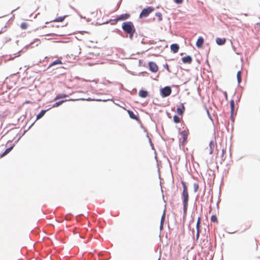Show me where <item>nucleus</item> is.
<instances>
[{
	"mask_svg": "<svg viewBox=\"0 0 260 260\" xmlns=\"http://www.w3.org/2000/svg\"><path fill=\"white\" fill-rule=\"evenodd\" d=\"M123 30L129 35L131 39H132L134 34L136 31V29L133 23L131 21L123 22L122 25Z\"/></svg>",
	"mask_w": 260,
	"mask_h": 260,
	"instance_id": "obj_1",
	"label": "nucleus"
},
{
	"mask_svg": "<svg viewBox=\"0 0 260 260\" xmlns=\"http://www.w3.org/2000/svg\"><path fill=\"white\" fill-rule=\"evenodd\" d=\"M181 184L183 186V192H182V197H183V210L185 212L187 209L188 205V193L187 187L186 185V184L184 182L181 181Z\"/></svg>",
	"mask_w": 260,
	"mask_h": 260,
	"instance_id": "obj_2",
	"label": "nucleus"
},
{
	"mask_svg": "<svg viewBox=\"0 0 260 260\" xmlns=\"http://www.w3.org/2000/svg\"><path fill=\"white\" fill-rule=\"evenodd\" d=\"M154 10V8L152 7H148L142 10L140 14L139 17L143 18L147 17Z\"/></svg>",
	"mask_w": 260,
	"mask_h": 260,
	"instance_id": "obj_3",
	"label": "nucleus"
},
{
	"mask_svg": "<svg viewBox=\"0 0 260 260\" xmlns=\"http://www.w3.org/2000/svg\"><path fill=\"white\" fill-rule=\"evenodd\" d=\"M172 90L170 87L166 86L160 90L161 95L162 97H167L171 94Z\"/></svg>",
	"mask_w": 260,
	"mask_h": 260,
	"instance_id": "obj_4",
	"label": "nucleus"
},
{
	"mask_svg": "<svg viewBox=\"0 0 260 260\" xmlns=\"http://www.w3.org/2000/svg\"><path fill=\"white\" fill-rule=\"evenodd\" d=\"M188 133H189L188 130L183 131L180 133V135L181 136V137L183 139V141L182 142V145H185L186 141H187Z\"/></svg>",
	"mask_w": 260,
	"mask_h": 260,
	"instance_id": "obj_5",
	"label": "nucleus"
},
{
	"mask_svg": "<svg viewBox=\"0 0 260 260\" xmlns=\"http://www.w3.org/2000/svg\"><path fill=\"white\" fill-rule=\"evenodd\" d=\"M149 70L153 72L156 73L158 71V68L156 63L153 61H150L148 63Z\"/></svg>",
	"mask_w": 260,
	"mask_h": 260,
	"instance_id": "obj_6",
	"label": "nucleus"
},
{
	"mask_svg": "<svg viewBox=\"0 0 260 260\" xmlns=\"http://www.w3.org/2000/svg\"><path fill=\"white\" fill-rule=\"evenodd\" d=\"M130 17L129 14H123L117 17L116 19V21L124 20L128 19Z\"/></svg>",
	"mask_w": 260,
	"mask_h": 260,
	"instance_id": "obj_7",
	"label": "nucleus"
},
{
	"mask_svg": "<svg viewBox=\"0 0 260 260\" xmlns=\"http://www.w3.org/2000/svg\"><path fill=\"white\" fill-rule=\"evenodd\" d=\"M182 61L184 63H191L192 59L191 56L188 55L182 58Z\"/></svg>",
	"mask_w": 260,
	"mask_h": 260,
	"instance_id": "obj_8",
	"label": "nucleus"
},
{
	"mask_svg": "<svg viewBox=\"0 0 260 260\" xmlns=\"http://www.w3.org/2000/svg\"><path fill=\"white\" fill-rule=\"evenodd\" d=\"M171 50L173 53H177L179 49V46L177 44H172L170 46Z\"/></svg>",
	"mask_w": 260,
	"mask_h": 260,
	"instance_id": "obj_9",
	"label": "nucleus"
},
{
	"mask_svg": "<svg viewBox=\"0 0 260 260\" xmlns=\"http://www.w3.org/2000/svg\"><path fill=\"white\" fill-rule=\"evenodd\" d=\"M204 39L202 37H199L196 42L197 47L198 48L202 47L204 44Z\"/></svg>",
	"mask_w": 260,
	"mask_h": 260,
	"instance_id": "obj_10",
	"label": "nucleus"
},
{
	"mask_svg": "<svg viewBox=\"0 0 260 260\" xmlns=\"http://www.w3.org/2000/svg\"><path fill=\"white\" fill-rule=\"evenodd\" d=\"M14 147V145H13L12 146H11L9 147L8 148H7L5 152L0 155V157L2 158L6 155L7 154H8L13 149Z\"/></svg>",
	"mask_w": 260,
	"mask_h": 260,
	"instance_id": "obj_11",
	"label": "nucleus"
},
{
	"mask_svg": "<svg viewBox=\"0 0 260 260\" xmlns=\"http://www.w3.org/2000/svg\"><path fill=\"white\" fill-rule=\"evenodd\" d=\"M230 107H231V117H233L234 111H235V102L233 100H232L230 101Z\"/></svg>",
	"mask_w": 260,
	"mask_h": 260,
	"instance_id": "obj_12",
	"label": "nucleus"
},
{
	"mask_svg": "<svg viewBox=\"0 0 260 260\" xmlns=\"http://www.w3.org/2000/svg\"><path fill=\"white\" fill-rule=\"evenodd\" d=\"M185 109V108L184 104L182 103L181 107L178 108L177 109V112L178 114L180 115H183V113L184 112Z\"/></svg>",
	"mask_w": 260,
	"mask_h": 260,
	"instance_id": "obj_13",
	"label": "nucleus"
},
{
	"mask_svg": "<svg viewBox=\"0 0 260 260\" xmlns=\"http://www.w3.org/2000/svg\"><path fill=\"white\" fill-rule=\"evenodd\" d=\"M226 39L225 38H217L216 39V43L219 45H222L225 44Z\"/></svg>",
	"mask_w": 260,
	"mask_h": 260,
	"instance_id": "obj_14",
	"label": "nucleus"
},
{
	"mask_svg": "<svg viewBox=\"0 0 260 260\" xmlns=\"http://www.w3.org/2000/svg\"><path fill=\"white\" fill-rule=\"evenodd\" d=\"M148 93L146 90H140L139 92V95L143 98H145L148 96Z\"/></svg>",
	"mask_w": 260,
	"mask_h": 260,
	"instance_id": "obj_15",
	"label": "nucleus"
},
{
	"mask_svg": "<svg viewBox=\"0 0 260 260\" xmlns=\"http://www.w3.org/2000/svg\"><path fill=\"white\" fill-rule=\"evenodd\" d=\"M127 112L128 113V115H129V117L132 119H135V120H139L138 117H137V116L133 111H130V110H127Z\"/></svg>",
	"mask_w": 260,
	"mask_h": 260,
	"instance_id": "obj_16",
	"label": "nucleus"
},
{
	"mask_svg": "<svg viewBox=\"0 0 260 260\" xmlns=\"http://www.w3.org/2000/svg\"><path fill=\"white\" fill-rule=\"evenodd\" d=\"M68 95H66L65 94H63V93H59V94H58L55 98L54 99V101H56L57 100H59V99H62V98H67L68 97Z\"/></svg>",
	"mask_w": 260,
	"mask_h": 260,
	"instance_id": "obj_17",
	"label": "nucleus"
},
{
	"mask_svg": "<svg viewBox=\"0 0 260 260\" xmlns=\"http://www.w3.org/2000/svg\"><path fill=\"white\" fill-rule=\"evenodd\" d=\"M30 26V24L27 23V22H22L21 24H20V27L22 29H26L28 27H29Z\"/></svg>",
	"mask_w": 260,
	"mask_h": 260,
	"instance_id": "obj_18",
	"label": "nucleus"
},
{
	"mask_svg": "<svg viewBox=\"0 0 260 260\" xmlns=\"http://www.w3.org/2000/svg\"><path fill=\"white\" fill-rule=\"evenodd\" d=\"M68 100H63L61 101H59L54 104L53 106V107H57L61 105L63 103L67 101ZM69 101H74L73 100H69Z\"/></svg>",
	"mask_w": 260,
	"mask_h": 260,
	"instance_id": "obj_19",
	"label": "nucleus"
},
{
	"mask_svg": "<svg viewBox=\"0 0 260 260\" xmlns=\"http://www.w3.org/2000/svg\"><path fill=\"white\" fill-rule=\"evenodd\" d=\"M46 111V110H42L39 114H38L37 116V119H39L42 118L44 114H45Z\"/></svg>",
	"mask_w": 260,
	"mask_h": 260,
	"instance_id": "obj_20",
	"label": "nucleus"
},
{
	"mask_svg": "<svg viewBox=\"0 0 260 260\" xmlns=\"http://www.w3.org/2000/svg\"><path fill=\"white\" fill-rule=\"evenodd\" d=\"M62 64L61 61L59 59H57L56 60H54V61H53L52 62V63L50 65V67H52V66H55L56 64Z\"/></svg>",
	"mask_w": 260,
	"mask_h": 260,
	"instance_id": "obj_21",
	"label": "nucleus"
},
{
	"mask_svg": "<svg viewBox=\"0 0 260 260\" xmlns=\"http://www.w3.org/2000/svg\"><path fill=\"white\" fill-rule=\"evenodd\" d=\"M237 78L238 83H240L241 82V71H239L237 73Z\"/></svg>",
	"mask_w": 260,
	"mask_h": 260,
	"instance_id": "obj_22",
	"label": "nucleus"
},
{
	"mask_svg": "<svg viewBox=\"0 0 260 260\" xmlns=\"http://www.w3.org/2000/svg\"><path fill=\"white\" fill-rule=\"evenodd\" d=\"M211 221L214 223H218V219L215 215H213L211 217Z\"/></svg>",
	"mask_w": 260,
	"mask_h": 260,
	"instance_id": "obj_23",
	"label": "nucleus"
},
{
	"mask_svg": "<svg viewBox=\"0 0 260 260\" xmlns=\"http://www.w3.org/2000/svg\"><path fill=\"white\" fill-rule=\"evenodd\" d=\"M65 17L66 16L58 17V18H56L55 19H54L53 21L55 22H62L64 19Z\"/></svg>",
	"mask_w": 260,
	"mask_h": 260,
	"instance_id": "obj_24",
	"label": "nucleus"
},
{
	"mask_svg": "<svg viewBox=\"0 0 260 260\" xmlns=\"http://www.w3.org/2000/svg\"><path fill=\"white\" fill-rule=\"evenodd\" d=\"M173 121L176 123H178L180 122V118L177 115L173 116Z\"/></svg>",
	"mask_w": 260,
	"mask_h": 260,
	"instance_id": "obj_25",
	"label": "nucleus"
},
{
	"mask_svg": "<svg viewBox=\"0 0 260 260\" xmlns=\"http://www.w3.org/2000/svg\"><path fill=\"white\" fill-rule=\"evenodd\" d=\"M165 219V212H164V214L161 218V223H160V229H162L163 227V224H164Z\"/></svg>",
	"mask_w": 260,
	"mask_h": 260,
	"instance_id": "obj_26",
	"label": "nucleus"
},
{
	"mask_svg": "<svg viewBox=\"0 0 260 260\" xmlns=\"http://www.w3.org/2000/svg\"><path fill=\"white\" fill-rule=\"evenodd\" d=\"M155 16L158 18L159 20H162V15H161V13H160V12L156 13Z\"/></svg>",
	"mask_w": 260,
	"mask_h": 260,
	"instance_id": "obj_27",
	"label": "nucleus"
},
{
	"mask_svg": "<svg viewBox=\"0 0 260 260\" xmlns=\"http://www.w3.org/2000/svg\"><path fill=\"white\" fill-rule=\"evenodd\" d=\"M193 188L194 192L197 191V190L199 189V184L198 183H194L193 184Z\"/></svg>",
	"mask_w": 260,
	"mask_h": 260,
	"instance_id": "obj_28",
	"label": "nucleus"
},
{
	"mask_svg": "<svg viewBox=\"0 0 260 260\" xmlns=\"http://www.w3.org/2000/svg\"><path fill=\"white\" fill-rule=\"evenodd\" d=\"M214 145L215 142L213 141H211L210 143V147L211 150L214 147Z\"/></svg>",
	"mask_w": 260,
	"mask_h": 260,
	"instance_id": "obj_29",
	"label": "nucleus"
},
{
	"mask_svg": "<svg viewBox=\"0 0 260 260\" xmlns=\"http://www.w3.org/2000/svg\"><path fill=\"white\" fill-rule=\"evenodd\" d=\"M174 1L175 3L179 4L182 3L183 0H174Z\"/></svg>",
	"mask_w": 260,
	"mask_h": 260,
	"instance_id": "obj_30",
	"label": "nucleus"
},
{
	"mask_svg": "<svg viewBox=\"0 0 260 260\" xmlns=\"http://www.w3.org/2000/svg\"><path fill=\"white\" fill-rule=\"evenodd\" d=\"M200 223H199V222H197V225H196V228H197V231H200Z\"/></svg>",
	"mask_w": 260,
	"mask_h": 260,
	"instance_id": "obj_31",
	"label": "nucleus"
},
{
	"mask_svg": "<svg viewBox=\"0 0 260 260\" xmlns=\"http://www.w3.org/2000/svg\"><path fill=\"white\" fill-rule=\"evenodd\" d=\"M199 235H200V231H197V234H196L197 239L199 238Z\"/></svg>",
	"mask_w": 260,
	"mask_h": 260,
	"instance_id": "obj_32",
	"label": "nucleus"
},
{
	"mask_svg": "<svg viewBox=\"0 0 260 260\" xmlns=\"http://www.w3.org/2000/svg\"><path fill=\"white\" fill-rule=\"evenodd\" d=\"M225 153V150L224 149L222 150V155L223 156Z\"/></svg>",
	"mask_w": 260,
	"mask_h": 260,
	"instance_id": "obj_33",
	"label": "nucleus"
},
{
	"mask_svg": "<svg viewBox=\"0 0 260 260\" xmlns=\"http://www.w3.org/2000/svg\"><path fill=\"white\" fill-rule=\"evenodd\" d=\"M201 217H198V221L197 222H199V223H200V222H201Z\"/></svg>",
	"mask_w": 260,
	"mask_h": 260,
	"instance_id": "obj_34",
	"label": "nucleus"
},
{
	"mask_svg": "<svg viewBox=\"0 0 260 260\" xmlns=\"http://www.w3.org/2000/svg\"><path fill=\"white\" fill-rule=\"evenodd\" d=\"M255 25L257 26H258V25L260 26V23H256Z\"/></svg>",
	"mask_w": 260,
	"mask_h": 260,
	"instance_id": "obj_35",
	"label": "nucleus"
},
{
	"mask_svg": "<svg viewBox=\"0 0 260 260\" xmlns=\"http://www.w3.org/2000/svg\"><path fill=\"white\" fill-rule=\"evenodd\" d=\"M158 260H160V258H159Z\"/></svg>",
	"mask_w": 260,
	"mask_h": 260,
	"instance_id": "obj_36",
	"label": "nucleus"
},
{
	"mask_svg": "<svg viewBox=\"0 0 260 260\" xmlns=\"http://www.w3.org/2000/svg\"><path fill=\"white\" fill-rule=\"evenodd\" d=\"M259 257L260 258V256H259Z\"/></svg>",
	"mask_w": 260,
	"mask_h": 260,
	"instance_id": "obj_37",
	"label": "nucleus"
}]
</instances>
